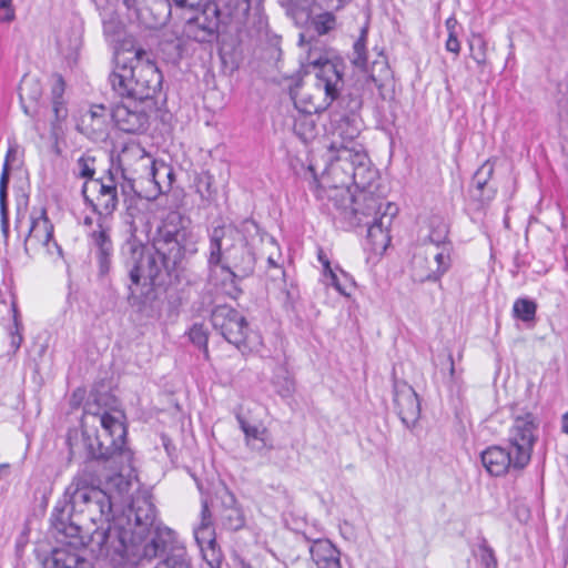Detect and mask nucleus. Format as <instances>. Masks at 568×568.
Instances as JSON below:
<instances>
[{"label":"nucleus","mask_w":568,"mask_h":568,"mask_svg":"<svg viewBox=\"0 0 568 568\" xmlns=\"http://www.w3.org/2000/svg\"><path fill=\"white\" fill-rule=\"evenodd\" d=\"M196 235L182 225V216L172 212L158 227L151 247L133 250L140 260L130 271V278L138 285L142 277L153 284L163 283L165 276L180 278L189 256L197 252Z\"/></svg>","instance_id":"obj_1"},{"label":"nucleus","mask_w":568,"mask_h":568,"mask_svg":"<svg viewBox=\"0 0 568 568\" xmlns=\"http://www.w3.org/2000/svg\"><path fill=\"white\" fill-rule=\"evenodd\" d=\"M80 530L79 526L73 525V549L83 547L94 558L109 559L115 568H136L151 561L160 552L166 551L168 538L172 534L170 529L156 530L148 541L138 542L132 539L126 544V531L95 529L85 540L78 536Z\"/></svg>","instance_id":"obj_2"},{"label":"nucleus","mask_w":568,"mask_h":568,"mask_svg":"<svg viewBox=\"0 0 568 568\" xmlns=\"http://www.w3.org/2000/svg\"><path fill=\"white\" fill-rule=\"evenodd\" d=\"M326 159L328 164L320 178L313 165L308 168L312 173L311 185L320 199L338 192L347 195L351 185L363 187L376 180L377 172L372 168L363 144L331 143Z\"/></svg>","instance_id":"obj_3"},{"label":"nucleus","mask_w":568,"mask_h":568,"mask_svg":"<svg viewBox=\"0 0 568 568\" xmlns=\"http://www.w3.org/2000/svg\"><path fill=\"white\" fill-rule=\"evenodd\" d=\"M125 415L121 409L87 410L81 418L82 442L92 459H109L122 454L125 444Z\"/></svg>","instance_id":"obj_4"},{"label":"nucleus","mask_w":568,"mask_h":568,"mask_svg":"<svg viewBox=\"0 0 568 568\" xmlns=\"http://www.w3.org/2000/svg\"><path fill=\"white\" fill-rule=\"evenodd\" d=\"M119 97L146 100L154 97L162 84V74L154 62L145 58L142 49L134 50L129 64L119 49L115 50V69L109 77Z\"/></svg>","instance_id":"obj_5"},{"label":"nucleus","mask_w":568,"mask_h":568,"mask_svg":"<svg viewBox=\"0 0 568 568\" xmlns=\"http://www.w3.org/2000/svg\"><path fill=\"white\" fill-rule=\"evenodd\" d=\"M343 84V74L337 64H326L313 78L297 85L293 91L294 104L306 114L322 112L339 95Z\"/></svg>","instance_id":"obj_6"},{"label":"nucleus","mask_w":568,"mask_h":568,"mask_svg":"<svg viewBox=\"0 0 568 568\" xmlns=\"http://www.w3.org/2000/svg\"><path fill=\"white\" fill-rule=\"evenodd\" d=\"M355 190L352 192L351 187L347 189V195L344 192L335 194H327V199L333 201L335 206L342 209L345 219L354 226L367 224L373 217H378L385 209L382 196L376 194L377 186L374 182H369L366 186L354 185Z\"/></svg>","instance_id":"obj_7"},{"label":"nucleus","mask_w":568,"mask_h":568,"mask_svg":"<svg viewBox=\"0 0 568 568\" xmlns=\"http://www.w3.org/2000/svg\"><path fill=\"white\" fill-rule=\"evenodd\" d=\"M211 323L225 341L243 354L252 349L248 324L245 317L233 307L216 306L212 311Z\"/></svg>","instance_id":"obj_8"},{"label":"nucleus","mask_w":568,"mask_h":568,"mask_svg":"<svg viewBox=\"0 0 568 568\" xmlns=\"http://www.w3.org/2000/svg\"><path fill=\"white\" fill-rule=\"evenodd\" d=\"M71 497L67 494L62 500H59L51 514V534L55 541L61 546L54 548L50 560L47 561L48 568H71L69 565V547L71 546Z\"/></svg>","instance_id":"obj_9"},{"label":"nucleus","mask_w":568,"mask_h":568,"mask_svg":"<svg viewBox=\"0 0 568 568\" xmlns=\"http://www.w3.org/2000/svg\"><path fill=\"white\" fill-rule=\"evenodd\" d=\"M449 265V246L422 244L413 256V277L418 282L437 281Z\"/></svg>","instance_id":"obj_10"},{"label":"nucleus","mask_w":568,"mask_h":568,"mask_svg":"<svg viewBox=\"0 0 568 568\" xmlns=\"http://www.w3.org/2000/svg\"><path fill=\"white\" fill-rule=\"evenodd\" d=\"M191 14L185 17L184 34L197 42H210L216 37L221 22V11L213 1H206L194 9H189Z\"/></svg>","instance_id":"obj_11"},{"label":"nucleus","mask_w":568,"mask_h":568,"mask_svg":"<svg viewBox=\"0 0 568 568\" xmlns=\"http://www.w3.org/2000/svg\"><path fill=\"white\" fill-rule=\"evenodd\" d=\"M82 195L102 224L101 216L112 214L118 206V182L112 173L101 180H88L83 183Z\"/></svg>","instance_id":"obj_12"},{"label":"nucleus","mask_w":568,"mask_h":568,"mask_svg":"<svg viewBox=\"0 0 568 568\" xmlns=\"http://www.w3.org/2000/svg\"><path fill=\"white\" fill-rule=\"evenodd\" d=\"M537 423L531 413H525L514 418L509 432L510 448L515 452V467L523 469L531 458L536 442Z\"/></svg>","instance_id":"obj_13"},{"label":"nucleus","mask_w":568,"mask_h":568,"mask_svg":"<svg viewBox=\"0 0 568 568\" xmlns=\"http://www.w3.org/2000/svg\"><path fill=\"white\" fill-rule=\"evenodd\" d=\"M122 179H146L155 184L156 166L152 156L136 142L126 143L118 155Z\"/></svg>","instance_id":"obj_14"},{"label":"nucleus","mask_w":568,"mask_h":568,"mask_svg":"<svg viewBox=\"0 0 568 568\" xmlns=\"http://www.w3.org/2000/svg\"><path fill=\"white\" fill-rule=\"evenodd\" d=\"M67 83L61 74L51 77V104L54 120L51 125V135L54 139L53 150L61 154L67 149L65 133L68 131L69 108L64 99Z\"/></svg>","instance_id":"obj_15"},{"label":"nucleus","mask_w":568,"mask_h":568,"mask_svg":"<svg viewBox=\"0 0 568 568\" xmlns=\"http://www.w3.org/2000/svg\"><path fill=\"white\" fill-rule=\"evenodd\" d=\"M53 226L47 217V213L41 209L38 215L30 216V227L24 240V248L28 254H39L41 252L62 258L61 247L52 240Z\"/></svg>","instance_id":"obj_16"},{"label":"nucleus","mask_w":568,"mask_h":568,"mask_svg":"<svg viewBox=\"0 0 568 568\" xmlns=\"http://www.w3.org/2000/svg\"><path fill=\"white\" fill-rule=\"evenodd\" d=\"M242 240L240 231L232 224L213 227L209 235V268L213 270L223 265Z\"/></svg>","instance_id":"obj_17"},{"label":"nucleus","mask_w":568,"mask_h":568,"mask_svg":"<svg viewBox=\"0 0 568 568\" xmlns=\"http://www.w3.org/2000/svg\"><path fill=\"white\" fill-rule=\"evenodd\" d=\"M394 402L403 424L413 427L420 415V404L414 388L405 382H395Z\"/></svg>","instance_id":"obj_18"},{"label":"nucleus","mask_w":568,"mask_h":568,"mask_svg":"<svg viewBox=\"0 0 568 568\" xmlns=\"http://www.w3.org/2000/svg\"><path fill=\"white\" fill-rule=\"evenodd\" d=\"M398 213V207L387 202L383 213L378 217H373L367 224V239L371 241L374 251H385L390 243L389 227L394 217Z\"/></svg>","instance_id":"obj_19"},{"label":"nucleus","mask_w":568,"mask_h":568,"mask_svg":"<svg viewBox=\"0 0 568 568\" xmlns=\"http://www.w3.org/2000/svg\"><path fill=\"white\" fill-rule=\"evenodd\" d=\"M194 537L202 551H205V547L212 551V559H207L209 566L211 568H221V555L216 549L212 515L206 501L202 504L201 523L194 529Z\"/></svg>","instance_id":"obj_20"},{"label":"nucleus","mask_w":568,"mask_h":568,"mask_svg":"<svg viewBox=\"0 0 568 568\" xmlns=\"http://www.w3.org/2000/svg\"><path fill=\"white\" fill-rule=\"evenodd\" d=\"M255 256L250 247L242 242L234 248L232 254L223 265H220L222 271L226 272L232 280H243L251 276L255 268Z\"/></svg>","instance_id":"obj_21"},{"label":"nucleus","mask_w":568,"mask_h":568,"mask_svg":"<svg viewBox=\"0 0 568 568\" xmlns=\"http://www.w3.org/2000/svg\"><path fill=\"white\" fill-rule=\"evenodd\" d=\"M112 119L116 126L128 133L143 132L149 123V116L138 109L135 103L118 104L112 110Z\"/></svg>","instance_id":"obj_22"},{"label":"nucleus","mask_w":568,"mask_h":568,"mask_svg":"<svg viewBox=\"0 0 568 568\" xmlns=\"http://www.w3.org/2000/svg\"><path fill=\"white\" fill-rule=\"evenodd\" d=\"M136 6L140 20L149 28L163 26L170 14L171 4L169 0H132Z\"/></svg>","instance_id":"obj_23"},{"label":"nucleus","mask_w":568,"mask_h":568,"mask_svg":"<svg viewBox=\"0 0 568 568\" xmlns=\"http://www.w3.org/2000/svg\"><path fill=\"white\" fill-rule=\"evenodd\" d=\"M300 44L306 54L302 60L305 72L314 75L318 73L326 64H335L329 59V53L318 40H306L304 33L300 37Z\"/></svg>","instance_id":"obj_24"},{"label":"nucleus","mask_w":568,"mask_h":568,"mask_svg":"<svg viewBox=\"0 0 568 568\" xmlns=\"http://www.w3.org/2000/svg\"><path fill=\"white\" fill-rule=\"evenodd\" d=\"M481 463L486 470L493 476H501L509 468H515V452L500 446H491L481 453Z\"/></svg>","instance_id":"obj_25"},{"label":"nucleus","mask_w":568,"mask_h":568,"mask_svg":"<svg viewBox=\"0 0 568 568\" xmlns=\"http://www.w3.org/2000/svg\"><path fill=\"white\" fill-rule=\"evenodd\" d=\"M92 243L98 250L99 272L104 276L109 273L111 267L110 256L112 253V242L108 234V230L99 224V230H93L90 233Z\"/></svg>","instance_id":"obj_26"},{"label":"nucleus","mask_w":568,"mask_h":568,"mask_svg":"<svg viewBox=\"0 0 568 568\" xmlns=\"http://www.w3.org/2000/svg\"><path fill=\"white\" fill-rule=\"evenodd\" d=\"M245 434L246 445L253 450L272 449L273 444L268 430L260 425H252L244 419L240 420Z\"/></svg>","instance_id":"obj_27"},{"label":"nucleus","mask_w":568,"mask_h":568,"mask_svg":"<svg viewBox=\"0 0 568 568\" xmlns=\"http://www.w3.org/2000/svg\"><path fill=\"white\" fill-rule=\"evenodd\" d=\"M222 525L229 530H239L245 524L244 515L232 494H226L220 515Z\"/></svg>","instance_id":"obj_28"},{"label":"nucleus","mask_w":568,"mask_h":568,"mask_svg":"<svg viewBox=\"0 0 568 568\" xmlns=\"http://www.w3.org/2000/svg\"><path fill=\"white\" fill-rule=\"evenodd\" d=\"M362 121L355 114L345 116L337 126V139L332 143H345L348 145L361 144L357 139L361 134Z\"/></svg>","instance_id":"obj_29"},{"label":"nucleus","mask_w":568,"mask_h":568,"mask_svg":"<svg viewBox=\"0 0 568 568\" xmlns=\"http://www.w3.org/2000/svg\"><path fill=\"white\" fill-rule=\"evenodd\" d=\"M134 518L136 526L149 527L155 518L153 504L146 497H136L130 506L129 518Z\"/></svg>","instance_id":"obj_30"},{"label":"nucleus","mask_w":568,"mask_h":568,"mask_svg":"<svg viewBox=\"0 0 568 568\" xmlns=\"http://www.w3.org/2000/svg\"><path fill=\"white\" fill-rule=\"evenodd\" d=\"M104 110L103 105H94L85 111L80 118L78 130L87 133L100 131L104 124Z\"/></svg>","instance_id":"obj_31"},{"label":"nucleus","mask_w":568,"mask_h":568,"mask_svg":"<svg viewBox=\"0 0 568 568\" xmlns=\"http://www.w3.org/2000/svg\"><path fill=\"white\" fill-rule=\"evenodd\" d=\"M369 78L375 83L376 88L379 90L381 95L385 98L383 91L392 82V72L388 68L386 59L383 55H381L378 60H375L372 63Z\"/></svg>","instance_id":"obj_32"},{"label":"nucleus","mask_w":568,"mask_h":568,"mask_svg":"<svg viewBox=\"0 0 568 568\" xmlns=\"http://www.w3.org/2000/svg\"><path fill=\"white\" fill-rule=\"evenodd\" d=\"M310 551L317 568L339 556V551L328 540L315 541Z\"/></svg>","instance_id":"obj_33"},{"label":"nucleus","mask_w":568,"mask_h":568,"mask_svg":"<svg viewBox=\"0 0 568 568\" xmlns=\"http://www.w3.org/2000/svg\"><path fill=\"white\" fill-rule=\"evenodd\" d=\"M155 568H191L187 552L183 547H172Z\"/></svg>","instance_id":"obj_34"},{"label":"nucleus","mask_w":568,"mask_h":568,"mask_svg":"<svg viewBox=\"0 0 568 568\" xmlns=\"http://www.w3.org/2000/svg\"><path fill=\"white\" fill-rule=\"evenodd\" d=\"M324 277L329 282L335 290L344 296H351L352 290L354 288L353 280L343 271L338 275L334 270L329 271Z\"/></svg>","instance_id":"obj_35"},{"label":"nucleus","mask_w":568,"mask_h":568,"mask_svg":"<svg viewBox=\"0 0 568 568\" xmlns=\"http://www.w3.org/2000/svg\"><path fill=\"white\" fill-rule=\"evenodd\" d=\"M432 227L427 241H425L423 244H434L437 246H448L447 244V235H448V227L446 223L439 219H434L432 221Z\"/></svg>","instance_id":"obj_36"},{"label":"nucleus","mask_w":568,"mask_h":568,"mask_svg":"<svg viewBox=\"0 0 568 568\" xmlns=\"http://www.w3.org/2000/svg\"><path fill=\"white\" fill-rule=\"evenodd\" d=\"M537 305L534 301L528 298H518L514 303L513 312L515 317L524 321L530 322L535 320Z\"/></svg>","instance_id":"obj_37"},{"label":"nucleus","mask_w":568,"mask_h":568,"mask_svg":"<svg viewBox=\"0 0 568 568\" xmlns=\"http://www.w3.org/2000/svg\"><path fill=\"white\" fill-rule=\"evenodd\" d=\"M41 93L42 90L37 79L27 77L22 79L19 87V97L21 102H23L24 99L38 101L41 97Z\"/></svg>","instance_id":"obj_38"},{"label":"nucleus","mask_w":568,"mask_h":568,"mask_svg":"<svg viewBox=\"0 0 568 568\" xmlns=\"http://www.w3.org/2000/svg\"><path fill=\"white\" fill-rule=\"evenodd\" d=\"M366 31L363 30L361 37L355 41L353 45V53L351 55V62L362 69L367 71V57H366Z\"/></svg>","instance_id":"obj_39"},{"label":"nucleus","mask_w":568,"mask_h":568,"mask_svg":"<svg viewBox=\"0 0 568 568\" xmlns=\"http://www.w3.org/2000/svg\"><path fill=\"white\" fill-rule=\"evenodd\" d=\"M494 173V163L486 161L474 174L473 181L476 189L483 192Z\"/></svg>","instance_id":"obj_40"},{"label":"nucleus","mask_w":568,"mask_h":568,"mask_svg":"<svg viewBox=\"0 0 568 568\" xmlns=\"http://www.w3.org/2000/svg\"><path fill=\"white\" fill-rule=\"evenodd\" d=\"M105 485L106 489L111 494H116L118 496H122L123 494L128 493L130 488V481L120 473L110 476L106 479Z\"/></svg>","instance_id":"obj_41"},{"label":"nucleus","mask_w":568,"mask_h":568,"mask_svg":"<svg viewBox=\"0 0 568 568\" xmlns=\"http://www.w3.org/2000/svg\"><path fill=\"white\" fill-rule=\"evenodd\" d=\"M189 336L193 344L203 348L205 357L209 358L207 333L203 325L194 324L190 329Z\"/></svg>","instance_id":"obj_42"},{"label":"nucleus","mask_w":568,"mask_h":568,"mask_svg":"<svg viewBox=\"0 0 568 568\" xmlns=\"http://www.w3.org/2000/svg\"><path fill=\"white\" fill-rule=\"evenodd\" d=\"M317 34H325L335 27V18L331 13L318 14L312 22Z\"/></svg>","instance_id":"obj_43"},{"label":"nucleus","mask_w":568,"mask_h":568,"mask_svg":"<svg viewBox=\"0 0 568 568\" xmlns=\"http://www.w3.org/2000/svg\"><path fill=\"white\" fill-rule=\"evenodd\" d=\"M77 170L81 178L94 180L93 175L95 173V159L90 155L81 156L77 161Z\"/></svg>","instance_id":"obj_44"},{"label":"nucleus","mask_w":568,"mask_h":568,"mask_svg":"<svg viewBox=\"0 0 568 568\" xmlns=\"http://www.w3.org/2000/svg\"><path fill=\"white\" fill-rule=\"evenodd\" d=\"M8 181H9V172H8V165L6 163L4 168H3V172H2L1 179H0V203H1L3 225H6L4 197H6ZM3 231L7 232V227L6 226H3Z\"/></svg>","instance_id":"obj_45"},{"label":"nucleus","mask_w":568,"mask_h":568,"mask_svg":"<svg viewBox=\"0 0 568 568\" xmlns=\"http://www.w3.org/2000/svg\"><path fill=\"white\" fill-rule=\"evenodd\" d=\"M12 311H13V324L16 327V333L11 334V346L14 349H18L22 343V335L20 333L21 323L19 322V314H18L16 303H12Z\"/></svg>","instance_id":"obj_46"},{"label":"nucleus","mask_w":568,"mask_h":568,"mask_svg":"<svg viewBox=\"0 0 568 568\" xmlns=\"http://www.w3.org/2000/svg\"><path fill=\"white\" fill-rule=\"evenodd\" d=\"M14 17L12 0H0V22H11Z\"/></svg>","instance_id":"obj_47"},{"label":"nucleus","mask_w":568,"mask_h":568,"mask_svg":"<svg viewBox=\"0 0 568 568\" xmlns=\"http://www.w3.org/2000/svg\"><path fill=\"white\" fill-rule=\"evenodd\" d=\"M267 244L270 246H272L275 251H277L276 254L273 253V252L270 253V255L267 257V263L272 267H278L280 266L278 262H280V260L282 257V254L278 251L277 243H276V241L272 236H267Z\"/></svg>","instance_id":"obj_48"},{"label":"nucleus","mask_w":568,"mask_h":568,"mask_svg":"<svg viewBox=\"0 0 568 568\" xmlns=\"http://www.w3.org/2000/svg\"><path fill=\"white\" fill-rule=\"evenodd\" d=\"M104 34L115 41L120 38L121 26L112 20L104 22Z\"/></svg>","instance_id":"obj_49"},{"label":"nucleus","mask_w":568,"mask_h":568,"mask_svg":"<svg viewBox=\"0 0 568 568\" xmlns=\"http://www.w3.org/2000/svg\"><path fill=\"white\" fill-rule=\"evenodd\" d=\"M486 50H487V43H486V41L481 37H479L478 38V49L473 54L474 60L479 65L486 64Z\"/></svg>","instance_id":"obj_50"},{"label":"nucleus","mask_w":568,"mask_h":568,"mask_svg":"<svg viewBox=\"0 0 568 568\" xmlns=\"http://www.w3.org/2000/svg\"><path fill=\"white\" fill-rule=\"evenodd\" d=\"M445 47H446V50L452 52V53H455V54L459 53V51H460V43H459L458 39L455 36V31H452L448 34V39L446 41V45Z\"/></svg>","instance_id":"obj_51"},{"label":"nucleus","mask_w":568,"mask_h":568,"mask_svg":"<svg viewBox=\"0 0 568 568\" xmlns=\"http://www.w3.org/2000/svg\"><path fill=\"white\" fill-rule=\"evenodd\" d=\"M176 7L183 9H194L195 6H200L201 0H173Z\"/></svg>","instance_id":"obj_52"},{"label":"nucleus","mask_w":568,"mask_h":568,"mask_svg":"<svg viewBox=\"0 0 568 568\" xmlns=\"http://www.w3.org/2000/svg\"><path fill=\"white\" fill-rule=\"evenodd\" d=\"M126 182L121 184L122 194L125 196L131 195L132 193H136L134 190V180L124 179Z\"/></svg>","instance_id":"obj_53"},{"label":"nucleus","mask_w":568,"mask_h":568,"mask_svg":"<svg viewBox=\"0 0 568 568\" xmlns=\"http://www.w3.org/2000/svg\"><path fill=\"white\" fill-rule=\"evenodd\" d=\"M318 260L324 267L323 275H327V273H329V271H332V267H331L329 261L326 257V255L324 254L323 250L318 251Z\"/></svg>","instance_id":"obj_54"},{"label":"nucleus","mask_w":568,"mask_h":568,"mask_svg":"<svg viewBox=\"0 0 568 568\" xmlns=\"http://www.w3.org/2000/svg\"><path fill=\"white\" fill-rule=\"evenodd\" d=\"M349 0H325L326 6L331 9H341L343 8Z\"/></svg>","instance_id":"obj_55"},{"label":"nucleus","mask_w":568,"mask_h":568,"mask_svg":"<svg viewBox=\"0 0 568 568\" xmlns=\"http://www.w3.org/2000/svg\"><path fill=\"white\" fill-rule=\"evenodd\" d=\"M242 225H243V230L245 232H251V231L258 232V225L252 220H245Z\"/></svg>","instance_id":"obj_56"},{"label":"nucleus","mask_w":568,"mask_h":568,"mask_svg":"<svg viewBox=\"0 0 568 568\" xmlns=\"http://www.w3.org/2000/svg\"><path fill=\"white\" fill-rule=\"evenodd\" d=\"M362 106V100L358 97L351 99V112L354 113L355 111L359 110Z\"/></svg>","instance_id":"obj_57"},{"label":"nucleus","mask_w":568,"mask_h":568,"mask_svg":"<svg viewBox=\"0 0 568 568\" xmlns=\"http://www.w3.org/2000/svg\"><path fill=\"white\" fill-rule=\"evenodd\" d=\"M320 568H341L339 556H337V558L331 559Z\"/></svg>","instance_id":"obj_58"},{"label":"nucleus","mask_w":568,"mask_h":568,"mask_svg":"<svg viewBox=\"0 0 568 568\" xmlns=\"http://www.w3.org/2000/svg\"><path fill=\"white\" fill-rule=\"evenodd\" d=\"M94 220H98V215L93 213V216L87 215L83 219V225L91 227L93 225ZM99 223V221H97Z\"/></svg>","instance_id":"obj_59"},{"label":"nucleus","mask_w":568,"mask_h":568,"mask_svg":"<svg viewBox=\"0 0 568 568\" xmlns=\"http://www.w3.org/2000/svg\"><path fill=\"white\" fill-rule=\"evenodd\" d=\"M73 497L81 498L83 501H88L89 500L88 494L85 491L80 490V489H77L75 491H73Z\"/></svg>","instance_id":"obj_60"},{"label":"nucleus","mask_w":568,"mask_h":568,"mask_svg":"<svg viewBox=\"0 0 568 568\" xmlns=\"http://www.w3.org/2000/svg\"><path fill=\"white\" fill-rule=\"evenodd\" d=\"M456 24H457V21L454 18H449V19L446 20V27H447L449 33L452 31H455Z\"/></svg>","instance_id":"obj_61"},{"label":"nucleus","mask_w":568,"mask_h":568,"mask_svg":"<svg viewBox=\"0 0 568 568\" xmlns=\"http://www.w3.org/2000/svg\"><path fill=\"white\" fill-rule=\"evenodd\" d=\"M10 465L9 464H0V479L6 477L9 474Z\"/></svg>","instance_id":"obj_62"},{"label":"nucleus","mask_w":568,"mask_h":568,"mask_svg":"<svg viewBox=\"0 0 568 568\" xmlns=\"http://www.w3.org/2000/svg\"><path fill=\"white\" fill-rule=\"evenodd\" d=\"M562 432L568 435V413L564 414L561 420Z\"/></svg>","instance_id":"obj_63"},{"label":"nucleus","mask_w":568,"mask_h":568,"mask_svg":"<svg viewBox=\"0 0 568 568\" xmlns=\"http://www.w3.org/2000/svg\"><path fill=\"white\" fill-rule=\"evenodd\" d=\"M293 392V384L291 382H287V385L283 392V396H288Z\"/></svg>","instance_id":"obj_64"}]
</instances>
